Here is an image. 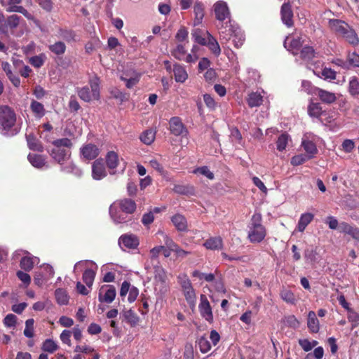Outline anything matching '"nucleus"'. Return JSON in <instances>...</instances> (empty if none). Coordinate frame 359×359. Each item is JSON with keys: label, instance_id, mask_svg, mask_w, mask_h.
I'll return each mask as SVG.
<instances>
[{"label": "nucleus", "instance_id": "9d476101", "mask_svg": "<svg viewBox=\"0 0 359 359\" xmlns=\"http://www.w3.org/2000/svg\"><path fill=\"white\" fill-rule=\"evenodd\" d=\"M169 128L170 133L175 136H186L188 133L187 129L181 118L177 116L172 117L170 119Z\"/></svg>", "mask_w": 359, "mask_h": 359}, {"label": "nucleus", "instance_id": "72a5a7b5", "mask_svg": "<svg viewBox=\"0 0 359 359\" xmlns=\"http://www.w3.org/2000/svg\"><path fill=\"white\" fill-rule=\"evenodd\" d=\"M156 137V132L151 129L147 130L140 135V140L147 145L154 142Z\"/></svg>", "mask_w": 359, "mask_h": 359}, {"label": "nucleus", "instance_id": "2f4dec72", "mask_svg": "<svg viewBox=\"0 0 359 359\" xmlns=\"http://www.w3.org/2000/svg\"><path fill=\"white\" fill-rule=\"evenodd\" d=\"M30 109L36 118H41L45 115V108L43 105L36 100H32L30 104Z\"/></svg>", "mask_w": 359, "mask_h": 359}, {"label": "nucleus", "instance_id": "a211bd4d", "mask_svg": "<svg viewBox=\"0 0 359 359\" xmlns=\"http://www.w3.org/2000/svg\"><path fill=\"white\" fill-rule=\"evenodd\" d=\"M52 157L60 164L67 161L69 156V151L67 149L55 147L51 151Z\"/></svg>", "mask_w": 359, "mask_h": 359}, {"label": "nucleus", "instance_id": "58836bf2", "mask_svg": "<svg viewBox=\"0 0 359 359\" xmlns=\"http://www.w3.org/2000/svg\"><path fill=\"white\" fill-rule=\"evenodd\" d=\"M315 56V50L312 46H305L300 52V57L304 60H311Z\"/></svg>", "mask_w": 359, "mask_h": 359}, {"label": "nucleus", "instance_id": "338daca9", "mask_svg": "<svg viewBox=\"0 0 359 359\" xmlns=\"http://www.w3.org/2000/svg\"><path fill=\"white\" fill-rule=\"evenodd\" d=\"M321 74L325 79L334 80L336 79V72L330 68H324Z\"/></svg>", "mask_w": 359, "mask_h": 359}, {"label": "nucleus", "instance_id": "7c9ffc66", "mask_svg": "<svg viewBox=\"0 0 359 359\" xmlns=\"http://www.w3.org/2000/svg\"><path fill=\"white\" fill-rule=\"evenodd\" d=\"M172 222L178 231H185L187 230L186 218L182 215H175L172 217Z\"/></svg>", "mask_w": 359, "mask_h": 359}, {"label": "nucleus", "instance_id": "69168bd1", "mask_svg": "<svg viewBox=\"0 0 359 359\" xmlns=\"http://www.w3.org/2000/svg\"><path fill=\"white\" fill-rule=\"evenodd\" d=\"M162 249H163V246L160 245L154 247L150 250L149 255L151 262H156V264L158 263L157 261V258L159 254L161 252Z\"/></svg>", "mask_w": 359, "mask_h": 359}, {"label": "nucleus", "instance_id": "bb28decb", "mask_svg": "<svg viewBox=\"0 0 359 359\" xmlns=\"http://www.w3.org/2000/svg\"><path fill=\"white\" fill-rule=\"evenodd\" d=\"M314 217L312 213L306 212L301 215L297 225V230L300 232H303L307 225L311 222Z\"/></svg>", "mask_w": 359, "mask_h": 359}, {"label": "nucleus", "instance_id": "f3484780", "mask_svg": "<svg viewBox=\"0 0 359 359\" xmlns=\"http://www.w3.org/2000/svg\"><path fill=\"white\" fill-rule=\"evenodd\" d=\"M81 154L83 158L92 160L99 155L100 149L95 144H87L81 148Z\"/></svg>", "mask_w": 359, "mask_h": 359}, {"label": "nucleus", "instance_id": "6ab92c4d", "mask_svg": "<svg viewBox=\"0 0 359 359\" xmlns=\"http://www.w3.org/2000/svg\"><path fill=\"white\" fill-rule=\"evenodd\" d=\"M307 326L309 331L312 333H318L320 330L319 320L317 318L314 311H311L308 313Z\"/></svg>", "mask_w": 359, "mask_h": 359}, {"label": "nucleus", "instance_id": "e433bc0d", "mask_svg": "<svg viewBox=\"0 0 359 359\" xmlns=\"http://www.w3.org/2000/svg\"><path fill=\"white\" fill-rule=\"evenodd\" d=\"M123 315L125 320L131 325H135L139 321V317L132 309L124 311Z\"/></svg>", "mask_w": 359, "mask_h": 359}, {"label": "nucleus", "instance_id": "aec40b11", "mask_svg": "<svg viewBox=\"0 0 359 359\" xmlns=\"http://www.w3.org/2000/svg\"><path fill=\"white\" fill-rule=\"evenodd\" d=\"M175 79L177 82L184 83L188 78V74L185 68L180 65L175 64L172 68Z\"/></svg>", "mask_w": 359, "mask_h": 359}, {"label": "nucleus", "instance_id": "37998d69", "mask_svg": "<svg viewBox=\"0 0 359 359\" xmlns=\"http://www.w3.org/2000/svg\"><path fill=\"white\" fill-rule=\"evenodd\" d=\"M95 273L92 269H86L83 274V280L86 285L90 287L94 282Z\"/></svg>", "mask_w": 359, "mask_h": 359}, {"label": "nucleus", "instance_id": "3c124183", "mask_svg": "<svg viewBox=\"0 0 359 359\" xmlns=\"http://www.w3.org/2000/svg\"><path fill=\"white\" fill-rule=\"evenodd\" d=\"M347 60L348 67H350V66L359 67V55L355 52L349 53L347 55Z\"/></svg>", "mask_w": 359, "mask_h": 359}, {"label": "nucleus", "instance_id": "1a4fd4ad", "mask_svg": "<svg viewBox=\"0 0 359 359\" xmlns=\"http://www.w3.org/2000/svg\"><path fill=\"white\" fill-rule=\"evenodd\" d=\"M116 295V288L111 285H104L100 287L98 294V299L100 302L111 303Z\"/></svg>", "mask_w": 359, "mask_h": 359}, {"label": "nucleus", "instance_id": "680f3d73", "mask_svg": "<svg viewBox=\"0 0 359 359\" xmlns=\"http://www.w3.org/2000/svg\"><path fill=\"white\" fill-rule=\"evenodd\" d=\"M53 145L56 147L62 148L64 147L69 149L72 146V143L68 138H62L55 140L53 142Z\"/></svg>", "mask_w": 359, "mask_h": 359}, {"label": "nucleus", "instance_id": "ea45409f", "mask_svg": "<svg viewBox=\"0 0 359 359\" xmlns=\"http://www.w3.org/2000/svg\"><path fill=\"white\" fill-rule=\"evenodd\" d=\"M199 349L201 353H206L211 349V344L205 336L201 337L197 341Z\"/></svg>", "mask_w": 359, "mask_h": 359}, {"label": "nucleus", "instance_id": "603ef678", "mask_svg": "<svg viewBox=\"0 0 359 359\" xmlns=\"http://www.w3.org/2000/svg\"><path fill=\"white\" fill-rule=\"evenodd\" d=\"M158 233L163 236L166 248L172 250V252H174L179 247L177 244L162 231H158Z\"/></svg>", "mask_w": 359, "mask_h": 359}, {"label": "nucleus", "instance_id": "8fccbe9b", "mask_svg": "<svg viewBox=\"0 0 359 359\" xmlns=\"http://www.w3.org/2000/svg\"><path fill=\"white\" fill-rule=\"evenodd\" d=\"M192 276L198 278L200 280H205L207 282H211L215 279V276L212 273H204L198 270L193 271Z\"/></svg>", "mask_w": 359, "mask_h": 359}, {"label": "nucleus", "instance_id": "4468645a", "mask_svg": "<svg viewBox=\"0 0 359 359\" xmlns=\"http://www.w3.org/2000/svg\"><path fill=\"white\" fill-rule=\"evenodd\" d=\"M118 243L122 248L135 249L139 245V240L134 234H124L119 238Z\"/></svg>", "mask_w": 359, "mask_h": 359}, {"label": "nucleus", "instance_id": "ddd939ff", "mask_svg": "<svg viewBox=\"0 0 359 359\" xmlns=\"http://www.w3.org/2000/svg\"><path fill=\"white\" fill-rule=\"evenodd\" d=\"M214 11L216 18L219 21L226 20L230 15L227 4L223 1H218L214 4Z\"/></svg>", "mask_w": 359, "mask_h": 359}, {"label": "nucleus", "instance_id": "20e7f679", "mask_svg": "<svg viewBox=\"0 0 359 359\" xmlns=\"http://www.w3.org/2000/svg\"><path fill=\"white\" fill-rule=\"evenodd\" d=\"M262 215L255 213L248 225V238L252 243H261L266 235V230L262 224Z\"/></svg>", "mask_w": 359, "mask_h": 359}, {"label": "nucleus", "instance_id": "6e6552de", "mask_svg": "<svg viewBox=\"0 0 359 359\" xmlns=\"http://www.w3.org/2000/svg\"><path fill=\"white\" fill-rule=\"evenodd\" d=\"M185 43L178 44L172 51V55L179 60L184 61L187 63L195 62L198 60L196 54H187L184 47Z\"/></svg>", "mask_w": 359, "mask_h": 359}, {"label": "nucleus", "instance_id": "49530a36", "mask_svg": "<svg viewBox=\"0 0 359 359\" xmlns=\"http://www.w3.org/2000/svg\"><path fill=\"white\" fill-rule=\"evenodd\" d=\"M289 135L286 133L280 135L276 142L277 149L282 151L285 149L286 146L288 143Z\"/></svg>", "mask_w": 359, "mask_h": 359}, {"label": "nucleus", "instance_id": "c85d7f7f", "mask_svg": "<svg viewBox=\"0 0 359 359\" xmlns=\"http://www.w3.org/2000/svg\"><path fill=\"white\" fill-rule=\"evenodd\" d=\"M247 102L250 107H259L262 104L263 96L260 93L252 92L249 94Z\"/></svg>", "mask_w": 359, "mask_h": 359}, {"label": "nucleus", "instance_id": "e2e57ef3", "mask_svg": "<svg viewBox=\"0 0 359 359\" xmlns=\"http://www.w3.org/2000/svg\"><path fill=\"white\" fill-rule=\"evenodd\" d=\"M123 81L126 82V86L128 88H132L135 86L140 81V74H134L133 77L126 78Z\"/></svg>", "mask_w": 359, "mask_h": 359}, {"label": "nucleus", "instance_id": "f704fd0d", "mask_svg": "<svg viewBox=\"0 0 359 359\" xmlns=\"http://www.w3.org/2000/svg\"><path fill=\"white\" fill-rule=\"evenodd\" d=\"M322 113V107L319 103H310L308 107V114L311 117L319 118Z\"/></svg>", "mask_w": 359, "mask_h": 359}, {"label": "nucleus", "instance_id": "4c0bfd02", "mask_svg": "<svg viewBox=\"0 0 359 359\" xmlns=\"http://www.w3.org/2000/svg\"><path fill=\"white\" fill-rule=\"evenodd\" d=\"M231 37L233 43L236 48L241 47L245 41L244 34L240 29L234 30Z\"/></svg>", "mask_w": 359, "mask_h": 359}, {"label": "nucleus", "instance_id": "2eb2a0df", "mask_svg": "<svg viewBox=\"0 0 359 359\" xmlns=\"http://www.w3.org/2000/svg\"><path fill=\"white\" fill-rule=\"evenodd\" d=\"M282 22L288 27L293 25V12L290 3H285L280 9Z\"/></svg>", "mask_w": 359, "mask_h": 359}, {"label": "nucleus", "instance_id": "79ce46f5", "mask_svg": "<svg viewBox=\"0 0 359 359\" xmlns=\"http://www.w3.org/2000/svg\"><path fill=\"white\" fill-rule=\"evenodd\" d=\"M56 300L59 304L65 305L69 302L67 292L62 289H57L55 292Z\"/></svg>", "mask_w": 359, "mask_h": 359}, {"label": "nucleus", "instance_id": "c756f323", "mask_svg": "<svg viewBox=\"0 0 359 359\" xmlns=\"http://www.w3.org/2000/svg\"><path fill=\"white\" fill-rule=\"evenodd\" d=\"M206 34L208 36L206 46H208L209 49L212 51L213 54L216 56H218L221 53V49L219 46L217 40L208 32L206 31Z\"/></svg>", "mask_w": 359, "mask_h": 359}, {"label": "nucleus", "instance_id": "473e14b6", "mask_svg": "<svg viewBox=\"0 0 359 359\" xmlns=\"http://www.w3.org/2000/svg\"><path fill=\"white\" fill-rule=\"evenodd\" d=\"M27 142L30 149L37 151H43V147L40 142L33 135L30 134L27 136Z\"/></svg>", "mask_w": 359, "mask_h": 359}, {"label": "nucleus", "instance_id": "f03ea898", "mask_svg": "<svg viewBox=\"0 0 359 359\" xmlns=\"http://www.w3.org/2000/svg\"><path fill=\"white\" fill-rule=\"evenodd\" d=\"M136 210V203L129 198H123L114 202L109 208V214L116 224L128 221L127 215L132 214Z\"/></svg>", "mask_w": 359, "mask_h": 359}, {"label": "nucleus", "instance_id": "de8ad7c7", "mask_svg": "<svg viewBox=\"0 0 359 359\" xmlns=\"http://www.w3.org/2000/svg\"><path fill=\"white\" fill-rule=\"evenodd\" d=\"M49 49L56 55H62L66 50L65 44L62 41H57L49 46Z\"/></svg>", "mask_w": 359, "mask_h": 359}, {"label": "nucleus", "instance_id": "6e6d98bb", "mask_svg": "<svg viewBox=\"0 0 359 359\" xmlns=\"http://www.w3.org/2000/svg\"><path fill=\"white\" fill-rule=\"evenodd\" d=\"M13 64L16 66L22 65V69L20 70V74L23 77H28L29 76L30 72H32V69L30 67L27 65H24L23 62L20 60H13Z\"/></svg>", "mask_w": 359, "mask_h": 359}, {"label": "nucleus", "instance_id": "a19ab883", "mask_svg": "<svg viewBox=\"0 0 359 359\" xmlns=\"http://www.w3.org/2000/svg\"><path fill=\"white\" fill-rule=\"evenodd\" d=\"M280 297L283 301L287 303L294 304H295L296 299L293 292L287 289L283 288L280 291Z\"/></svg>", "mask_w": 359, "mask_h": 359}, {"label": "nucleus", "instance_id": "bf43d9fd", "mask_svg": "<svg viewBox=\"0 0 359 359\" xmlns=\"http://www.w3.org/2000/svg\"><path fill=\"white\" fill-rule=\"evenodd\" d=\"M310 159L306 154H298L293 156L291 159V164L293 165H299Z\"/></svg>", "mask_w": 359, "mask_h": 359}, {"label": "nucleus", "instance_id": "7ed1b4c3", "mask_svg": "<svg viewBox=\"0 0 359 359\" xmlns=\"http://www.w3.org/2000/svg\"><path fill=\"white\" fill-rule=\"evenodd\" d=\"M329 27L337 36L344 38L350 44L356 46L359 43V39L356 33L345 22L332 19L329 21Z\"/></svg>", "mask_w": 359, "mask_h": 359}, {"label": "nucleus", "instance_id": "13d9d810", "mask_svg": "<svg viewBox=\"0 0 359 359\" xmlns=\"http://www.w3.org/2000/svg\"><path fill=\"white\" fill-rule=\"evenodd\" d=\"M20 18L17 15H12L6 19L7 29H14L19 25Z\"/></svg>", "mask_w": 359, "mask_h": 359}, {"label": "nucleus", "instance_id": "774afa93", "mask_svg": "<svg viewBox=\"0 0 359 359\" xmlns=\"http://www.w3.org/2000/svg\"><path fill=\"white\" fill-rule=\"evenodd\" d=\"M348 316V320L352 323V327H355L359 325V313L350 310Z\"/></svg>", "mask_w": 359, "mask_h": 359}, {"label": "nucleus", "instance_id": "9b49d317", "mask_svg": "<svg viewBox=\"0 0 359 359\" xmlns=\"http://www.w3.org/2000/svg\"><path fill=\"white\" fill-rule=\"evenodd\" d=\"M198 309L201 316L208 322H212L213 320V315L210 303L205 295H201V302Z\"/></svg>", "mask_w": 359, "mask_h": 359}, {"label": "nucleus", "instance_id": "864d4df0", "mask_svg": "<svg viewBox=\"0 0 359 359\" xmlns=\"http://www.w3.org/2000/svg\"><path fill=\"white\" fill-rule=\"evenodd\" d=\"M194 173L197 174L199 173L202 175L205 176L209 180H213L214 179V174L209 170V168L207 166H202L196 168L194 170Z\"/></svg>", "mask_w": 359, "mask_h": 359}, {"label": "nucleus", "instance_id": "5701e85b", "mask_svg": "<svg viewBox=\"0 0 359 359\" xmlns=\"http://www.w3.org/2000/svg\"><path fill=\"white\" fill-rule=\"evenodd\" d=\"M194 13L195 15L194 25H198L202 22L204 17V5L200 1H196L194 6Z\"/></svg>", "mask_w": 359, "mask_h": 359}, {"label": "nucleus", "instance_id": "393cba45", "mask_svg": "<svg viewBox=\"0 0 359 359\" xmlns=\"http://www.w3.org/2000/svg\"><path fill=\"white\" fill-rule=\"evenodd\" d=\"M105 159L107 166L110 170L115 169L119 163L118 155L117 154V153L113 151H109L107 154Z\"/></svg>", "mask_w": 359, "mask_h": 359}, {"label": "nucleus", "instance_id": "b1692460", "mask_svg": "<svg viewBox=\"0 0 359 359\" xmlns=\"http://www.w3.org/2000/svg\"><path fill=\"white\" fill-rule=\"evenodd\" d=\"M289 37H287L284 42V46L289 51H291L293 55H297L298 50L302 46L300 38L292 39L289 42Z\"/></svg>", "mask_w": 359, "mask_h": 359}, {"label": "nucleus", "instance_id": "c9c22d12", "mask_svg": "<svg viewBox=\"0 0 359 359\" xmlns=\"http://www.w3.org/2000/svg\"><path fill=\"white\" fill-rule=\"evenodd\" d=\"M206 32H203L199 29H195L192 33V36L194 39V41L203 46L206 45L208 38H205Z\"/></svg>", "mask_w": 359, "mask_h": 359}, {"label": "nucleus", "instance_id": "4d7b16f0", "mask_svg": "<svg viewBox=\"0 0 359 359\" xmlns=\"http://www.w3.org/2000/svg\"><path fill=\"white\" fill-rule=\"evenodd\" d=\"M187 37H188V31L182 27L180 28L178 32L176 34L175 38L176 39L180 42L181 43H185L187 41Z\"/></svg>", "mask_w": 359, "mask_h": 359}, {"label": "nucleus", "instance_id": "dca6fc26", "mask_svg": "<svg viewBox=\"0 0 359 359\" xmlns=\"http://www.w3.org/2000/svg\"><path fill=\"white\" fill-rule=\"evenodd\" d=\"M313 93L316 95L319 99L324 103L332 104L337 100V97L334 93L314 87Z\"/></svg>", "mask_w": 359, "mask_h": 359}, {"label": "nucleus", "instance_id": "412c9836", "mask_svg": "<svg viewBox=\"0 0 359 359\" xmlns=\"http://www.w3.org/2000/svg\"><path fill=\"white\" fill-rule=\"evenodd\" d=\"M203 246L211 250H219L223 247V241L219 236L211 237L205 241Z\"/></svg>", "mask_w": 359, "mask_h": 359}, {"label": "nucleus", "instance_id": "5fc2aeb1", "mask_svg": "<svg viewBox=\"0 0 359 359\" xmlns=\"http://www.w3.org/2000/svg\"><path fill=\"white\" fill-rule=\"evenodd\" d=\"M16 276L18 279L24 284L25 287L29 285L31 283V277L28 273L22 271H18Z\"/></svg>", "mask_w": 359, "mask_h": 359}, {"label": "nucleus", "instance_id": "cd10ccee", "mask_svg": "<svg viewBox=\"0 0 359 359\" xmlns=\"http://www.w3.org/2000/svg\"><path fill=\"white\" fill-rule=\"evenodd\" d=\"M27 158L29 163L36 168H41L46 163V158L39 154H29Z\"/></svg>", "mask_w": 359, "mask_h": 359}, {"label": "nucleus", "instance_id": "4be33fe9", "mask_svg": "<svg viewBox=\"0 0 359 359\" xmlns=\"http://www.w3.org/2000/svg\"><path fill=\"white\" fill-rule=\"evenodd\" d=\"M39 258L36 257L24 256L20 262L21 269L25 271H30L35 264H38Z\"/></svg>", "mask_w": 359, "mask_h": 359}, {"label": "nucleus", "instance_id": "f8f14e48", "mask_svg": "<svg viewBox=\"0 0 359 359\" xmlns=\"http://www.w3.org/2000/svg\"><path fill=\"white\" fill-rule=\"evenodd\" d=\"M92 176L95 180H100L107 176V170L102 158L97 159L93 162Z\"/></svg>", "mask_w": 359, "mask_h": 359}, {"label": "nucleus", "instance_id": "a878e982", "mask_svg": "<svg viewBox=\"0 0 359 359\" xmlns=\"http://www.w3.org/2000/svg\"><path fill=\"white\" fill-rule=\"evenodd\" d=\"M302 146L306 153V156L311 158L314 156L318 152L317 147L316 144L306 139H303L302 142Z\"/></svg>", "mask_w": 359, "mask_h": 359}, {"label": "nucleus", "instance_id": "c03bdc74", "mask_svg": "<svg viewBox=\"0 0 359 359\" xmlns=\"http://www.w3.org/2000/svg\"><path fill=\"white\" fill-rule=\"evenodd\" d=\"M41 348L44 351L52 353L58 348V346L53 340L48 339L43 343Z\"/></svg>", "mask_w": 359, "mask_h": 359}, {"label": "nucleus", "instance_id": "0e129e2a", "mask_svg": "<svg viewBox=\"0 0 359 359\" xmlns=\"http://www.w3.org/2000/svg\"><path fill=\"white\" fill-rule=\"evenodd\" d=\"M149 165L156 171H158L162 176L165 177L167 172L165 171L163 167L158 163L156 159H151L149 161Z\"/></svg>", "mask_w": 359, "mask_h": 359}, {"label": "nucleus", "instance_id": "a18cd8bd", "mask_svg": "<svg viewBox=\"0 0 359 359\" xmlns=\"http://www.w3.org/2000/svg\"><path fill=\"white\" fill-rule=\"evenodd\" d=\"M348 90L352 95L359 94V80L355 76L350 79Z\"/></svg>", "mask_w": 359, "mask_h": 359}, {"label": "nucleus", "instance_id": "052dcab7", "mask_svg": "<svg viewBox=\"0 0 359 359\" xmlns=\"http://www.w3.org/2000/svg\"><path fill=\"white\" fill-rule=\"evenodd\" d=\"M16 320L17 317L14 314L10 313L5 317L4 323L7 327H15L16 325Z\"/></svg>", "mask_w": 359, "mask_h": 359}, {"label": "nucleus", "instance_id": "39448f33", "mask_svg": "<svg viewBox=\"0 0 359 359\" xmlns=\"http://www.w3.org/2000/svg\"><path fill=\"white\" fill-rule=\"evenodd\" d=\"M100 79L94 76L89 80L88 86H84L77 89V93L80 99L84 102H89L92 100L100 99Z\"/></svg>", "mask_w": 359, "mask_h": 359}, {"label": "nucleus", "instance_id": "0eeeda50", "mask_svg": "<svg viewBox=\"0 0 359 359\" xmlns=\"http://www.w3.org/2000/svg\"><path fill=\"white\" fill-rule=\"evenodd\" d=\"M177 278L187 301L190 304L194 303L196 299V294L190 280L186 274H180Z\"/></svg>", "mask_w": 359, "mask_h": 359}, {"label": "nucleus", "instance_id": "09e8293b", "mask_svg": "<svg viewBox=\"0 0 359 359\" xmlns=\"http://www.w3.org/2000/svg\"><path fill=\"white\" fill-rule=\"evenodd\" d=\"M34 320L32 318L28 319L25 322V328L24 330V334L28 338H32L34 336Z\"/></svg>", "mask_w": 359, "mask_h": 359}, {"label": "nucleus", "instance_id": "f257e3e1", "mask_svg": "<svg viewBox=\"0 0 359 359\" xmlns=\"http://www.w3.org/2000/svg\"><path fill=\"white\" fill-rule=\"evenodd\" d=\"M16 114L7 105L0 106V133L12 137L19 133L20 127L16 123Z\"/></svg>", "mask_w": 359, "mask_h": 359}, {"label": "nucleus", "instance_id": "423d86ee", "mask_svg": "<svg viewBox=\"0 0 359 359\" xmlns=\"http://www.w3.org/2000/svg\"><path fill=\"white\" fill-rule=\"evenodd\" d=\"M154 285L155 292L161 295L165 294L169 290L166 271L162 266L154 265Z\"/></svg>", "mask_w": 359, "mask_h": 359}]
</instances>
